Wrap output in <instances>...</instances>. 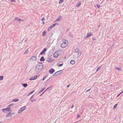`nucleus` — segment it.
<instances>
[{
	"mask_svg": "<svg viewBox=\"0 0 123 123\" xmlns=\"http://www.w3.org/2000/svg\"><path fill=\"white\" fill-rule=\"evenodd\" d=\"M44 90V89H42V90H41V91H39V93H40L41 92H42V91H43V90Z\"/></svg>",
	"mask_w": 123,
	"mask_h": 123,
	"instance_id": "44",
	"label": "nucleus"
},
{
	"mask_svg": "<svg viewBox=\"0 0 123 123\" xmlns=\"http://www.w3.org/2000/svg\"><path fill=\"white\" fill-rule=\"evenodd\" d=\"M26 108V107L25 106H24L22 107L20 109L23 111Z\"/></svg>",
	"mask_w": 123,
	"mask_h": 123,
	"instance_id": "15",
	"label": "nucleus"
},
{
	"mask_svg": "<svg viewBox=\"0 0 123 123\" xmlns=\"http://www.w3.org/2000/svg\"><path fill=\"white\" fill-rule=\"evenodd\" d=\"M61 18V17L60 18H59L56 19V21H59L60 20V19Z\"/></svg>",
	"mask_w": 123,
	"mask_h": 123,
	"instance_id": "39",
	"label": "nucleus"
},
{
	"mask_svg": "<svg viewBox=\"0 0 123 123\" xmlns=\"http://www.w3.org/2000/svg\"><path fill=\"white\" fill-rule=\"evenodd\" d=\"M28 49H27L24 53V54H25L28 53Z\"/></svg>",
	"mask_w": 123,
	"mask_h": 123,
	"instance_id": "24",
	"label": "nucleus"
},
{
	"mask_svg": "<svg viewBox=\"0 0 123 123\" xmlns=\"http://www.w3.org/2000/svg\"><path fill=\"white\" fill-rule=\"evenodd\" d=\"M120 94H118L117 95V96H118L119 95H120Z\"/></svg>",
	"mask_w": 123,
	"mask_h": 123,
	"instance_id": "56",
	"label": "nucleus"
},
{
	"mask_svg": "<svg viewBox=\"0 0 123 123\" xmlns=\"http://www.w3.org/2000/svg\"><path fill=\"white\" fill-rule=\"evenodd\" d=\"M46 61L49 62H51L52 61V60L50 56L49 57L47 58Z\"/></svg>",
	"mask_w": 123,
	"mask_h": 123,
	"instance_id": "11",
	"label": "nucleus"
},
{
	"mask_svg": "<svg viewBox=\"0 0 123 123\" xmlns=\"http://www.w3.org/2000/svg\"><path fill=\"white\" fill-rule=\"evenodd\" d=\"M99 71L98 70V69H97L96 71L97 72L98 71Z\"/></svg>",
	"mask_w": 123,
	"mask_h": 123,
	"instance_id": "55",
	"label": "nucleus"
},
{
	"mask_svg": "<svg viewBox=\"0 0 123 123\" xmlns=\"http://www.w3.org/2000/svg\"><path fill=\"white\" fill-rule=\"evenodd\" d=\"M81 55V53L80 52H79L77 54V57H80Z\"/></svg>",
	"mask_w": 123,
	"mask_h": 123,
	"instance_id": "14",
	"label": "nucleus"
},
{
	"mask_svg": "<svg viewBox=\"0 0 123 123\" xmlns=\"http://www.w3.org/2000/svg\"><path fill=\"white\" fill-rule=\"evenodd\" d=\"M63 65V63H62V64H60L59 65V67H60L61 66H62Z\"/></svg>",
	"mask_w": 123,
	"mask_h": 123,
	"instance_id": "40",
	"label": "nucleus"
},
{
	"mask_svg": "<svg viewBox=\"0 0 123 123\" xmlns=\"http://www.w3.org/2000/svg\"><path fill=\"white\" fill-rule=\"evenodd\" d=\"M51 28H52L50 26H49L48 29V31H50Z\"/></svg>",
	"mask_w": 123,
	"mask_h": 123,
	"instance_id": "34",
	"label": "nucleus"
},
{
	"mask_svg": "<svg viewBox=\"0 0 123 123\" xmlns=\"http://www.w3.org/2000/svg\"><path fill=\"white\" fill-rule=\"evenodd\" d=\"M37 59L36 57V56H32L31 58L30 59V61H34L35 60Z\"/></svg>",
	"mask_w": 123,
	"mask_h": 123,
	"instance_id": "6",
	"label": "nucleus"
},
{
	"mask_svg": "<svg viewBox=\"0 0 123 123\" xmlns=\"http://www.w3.org/2000/svg\"><path fill=\"white\" fill-rule=\"evenodd\" d=\"M14 20H16L20 22L21 21H23V20L22 19L17 17H16L15 18H14Z\"/></svg>",
	"mask_w": 123,
	"mask_h": 123,
	"instance_id": "8",
	"label": "nucleus"
},
{
	"mask_svg": "<svg viewBox=\"0 0 123 123\" xmlns=\"http://www.w3.org/2000/svg\"><path fill=\"white\" fill-rule=\"evenodd\" d=\"M34 92V90L32 91V92H30L28 94V95H27V96H29V95H30L32 94V93Z\"/></svg>",
	"mask_w": 123,
	"mask_h": 123,
	"instance_id": "28",
	"label": "nucleus"
},
{
	"mask_svg": "<svg viewBox=\"0 0 123 123\" xmlns=\"http://www.w3.org/2000/svg\"><path fill=\"white\" fill-rule=\"evenodd\" d=\"M53 88V86H50L49 87L40 95L41 96L42 94H43L48 89H49V88Z\"/></svg>",
	"mask_w": 123,
	"mask_h": 123,
	"instance_id": "13",
	"label": "nucleus"
},
{
	"mask_svg": "<svg viewBox=\"0 0 123 123\" xmlns=\"http://www.w3.org/2000/svg\"><path fill=\"white\" fill-rule=\"evenodd\" d=\"M45 59L44 58V57L43 56H42L40 59V61L41 62H42L45 60Z\"/></svg>",
	"mask_w": 123,
	"mask_h": 123,
	"instance_id": "16",
	"label": "nucleus"
},
{
	"mask_svg": "<svg viewBox=\"0 0 123 123\" xmlns=\"http://www.w3.org/2000/svg\"><path fill=\"white\" fill-rule=\"evenodd\" d=\"M114 44H113V45L112 46H113V45H114Z\"/></svg>",
	"mask_w": 123,
	"mask_h": 123,
	"instance_id": "63",
	"label": "nucleus"
},
{
	"mask_svg": "<svg viewBox=\"0 0 123 123\" xmlns=\"http://www.w3.org/2000/svg\"><path fill=\"white\" fill-rule=\"evenodd\" d=\"M117 104H116L113 107V108L114 109H115L116 108V107H117Z\"/></svg>",
	"mask_w": 123,
	"mask_h": 123,
	"instance_id": "30",
	"label": "nucleus"
},
{
	"mask_svg": "<svg viewBox=\"0 0 123 123\" xmlns=\"http://www.w3.org/2000/svg\"><path fill=\"white\" fill-rule=\"evenodd\" d=\"M1 123V122H0V123Z\"/></svg>",
	"mask_w": 123,
	"mask_h": 123,
	"instance_id": "61",
	"label": "nucleus"
},
{
	"mask_svg": "<svg viewBox=\"0 0 123 123\" xmlns=\"http://www.w3.org/2000/svg\"><path fill=\"white\" fill-rule=\"evenodd\" d=\"M34 95H32L31 97L30 98V99H32V98H33V96Z\"/></svg>",
	"mask_w": 123,
	"mask_h": 123,
	"instance_id": "50",
	"label": "nucleus"
},
{
	"mask_svg": "<svg viewBox=\"0 0 123 123\" xmlns=\"http://www.w3.org/2000/svg\"><path fill=\"white\" fill-rule=\"evenodd\" d=\"M55 71V70L53 68L51 69L49 71V73L51 74H52Z\"/></svg>",
	"mask_w": 123,
	"mask_h": 123,
	"instance_id": "7",
	"label": "nucleus"
},
{
	"mask_svg": "<svg viewBox=\"0 0 123 123\" xmlns=\"http://www.w3.org/2000/svg\"><path fill=\"white\" fill-rule=\"evenodd\" d=\"M14 105V104H12L9 105L8 106V107H10V108L12 106H13Z\"/></svg>",
	"mask_w": 123,
	"mask_h": 123,
	"instance_id": "25",
	"label": "nucleus"
},
{
	"mask_svg": "<svg viewBox=\"0 0 123 123\" xmlns=\"http://www.w3.org/2000/svg\"><path fill=\"white\" fill-rule=\"evenodd\" d=\"M15 1V0H11V2H14Z\"/></svg>",
	"mask_w": 123,
	"mask_h": 123,
	"instance_id": "42",
	"label": "nucleus"
},
{
	"mask_svg": "<svg viewBox=\"0 0 123 123\" xmlns=\"http://www.w3.org/2000/svg\"><path fill=\"white\" fill-rule=\"evenodd\" d=\"M69 85H68L67 86V87H69Z\"/></svg>",
	"mask_w": 123,
	"mask_h": 123,
	"instance_id": "53",
	"label": "nucleus"
},
{
	"mask_svg": "<svg viewBox=\"0 0 123 123\" xmlns=\"http://www.w3.org/2000/svg\"><path fill=\"white\" fill-rule=\"evenodd\" d=\"M2 111L4 112H5L6 111H10L11 112V110L10 109V107H8L6 109L4 108L3 109H2Z\"/></svg>",
	"mask_w": 123,
	"mask_h": 123,
	"instance_id": "4",
	"label": "nucleus"
},
{
	"mask_svg": "<svg viewBox=\"0 0 123 123\" xmlns=\"http://www.w3.org/2000/svg\"><path fill=\"white\" fill-rule=\"evenodd\" d=\"M114 44H113V45L112 46H113V45H114Z\"/></svg>",
	"mask_w": 123,
	"mask_h": 123,
	"instance_id": "62",
	"label": "nucleus"
},
{
	"mask_svg": "<svg viewBox=\"0 0 123 123\" xmlns=\"http://www.w3.org/2000/svg\"><path fill=\"white\" fill-rule=\"evenodd\" d=\"M44 89H45V88H44L43 89H44Z\"/></svg>",
	"mask_w": 123,
	"mask_h": 123,
	"instance_id": "59",
	"label": "nucleus"
},
{
	"mask_svg": "<svg viewBox=\"0 0 123 123\" xmlns=\"http://www.w3.org/2000/svg\"><path fill=\"white\" fill-rule=\"evenodd\" d=\"M15 114V113H12L11 114L9 115H6V118H7V117H12V115H14Z\"/></svg>",
	"mask_w": 123,
	"mask_h": 123,
	"instance_id": "9",
	"label": "nucleus"
},
{
	"mask_svg": "<svg viewBox=\"0 0 123 123\" xmlns=\"http://www.w3.org/2000/svg\"><path fill=\"white\" fill-rule=\"evenodd\" d=\"M63 0H60L59 2V4L61 3H62L63 2Z\"/></svg>",
	"mask_w": 123,
	"mask_h": 123,
	"instance_id": "32",
	"label": "nucleus"
},
{
	"mask_svg": "<svg viewBox=\"0 0 123 123\" xmlns=\"http://www.w3.org/2000/svg\"><path fill=\"white\" fill-rule=\"evenodd\" d=\"M11 113V112H10V113Z\"/></svg>",
	"mask_w": 123,
	"mask_h": 123,
	"instance_id": "64",
	"label": "nucleus"
},
{
	"mask_svg": "<svg viewBox=\"0 0 123 123\" xmlns=\"http://www.w3.org/2000/svg\"><path fill=\"white\" fill-rule=\"evenodd\" d=\"M47 49L46 48H44L42 51L40 53V55H42L43 54H45V52L47 51Z\"/></svg>",
	"mask_w": 123,
	"mask_h": 123,
	"instance_id": "5",
	"label": "nucleus"
},
{
	"mask_svg": "<svg viewBox=\"0 0 123 123\" xmlns=\"http://www.w3.org/2000/svg\"><path fill=\"white\" fill-rule=\"evenodd\" d=\"M58 23H56L53 24V25H51L50 26L51 28H53V27H54L55 25H56Z\"/></svg>",
	"mask_w": 123,
	"mask_h": 123,
	"instance_id": "21",
	"label": "nucleus"
},
{
	"mask_svg": "<svg viewBox=\"0 0 123 123\" xmlns=\"http://www.w3.org/2000/svg\"><path fill=\"white\" fill-rule=\"evenodd\" d=\"M102 66H100V67H98L97 68L98 69V70H99L101 69V67H102Z\"/></svg>",
	"mask_w": 123,
	"mask_h": 123,
	"instance_id": "37",
	"label": "nucleus"
},
{
	"mask_svg": "<svg viewBox=\"0 0 123 123\" xmlns=\"http://www.w3.org/2000/svg\"><path fill=\"white\" fill-rule=\"evenodd\" d=\"M3 76H0V80H2L3 79Z\"/></svg>",
	"mask_w": 123,
	"mask_h": 123,
	"instance_id": "29",
	"label": "nucleus"
},
{
	"mask_svg": "<svg viewBox=\"0 0 123 123\" xmlns=\"http://www.w3.org/2000/svg\"><path fill=\"white\" fill-rule=\"evenodd\" d=\"M46 32L45 31H43L42 34V36L43 37H44L45 36V35L46 34Z\"/></svg>",
	"mask_w": 123,
	"mask_h": 123,
	"instance_id": "18",
	"label": "nucleus"
},
{
	"mask_svg": "<svg viewBox=\"0 0 123 123\" xmlns=\"http://www.w3.org/2000/svg\"><path fill=\"white\" fill-rule=\"evenodd\" d=\"M33 78L34 79V80L37 77V75H35V76H33Z\"/></svg>",
	"mask_w": 123,
	"mask_h": 123,
	"instance_id": "36",
	"label": "nucleus"
},
{
	"mask_svg": "<svg viewBox=\"0 0 123 123\" xmlns=\"http://www.w3.org/2000/svg\"><path fill=\"white\" fill-rule=\"evenodd\" d=\"M33 100H34V101H35V100H36V99H34Z\"/></svg>",
	"mask_w": 123,
	"mask_h": 123,
	"instance_id": "57",
	"label": "nucleus"
},
{
	"mask_svg": "<svg viewBox=\"0 0 123 123\" xmlns=\"http://www.w3.org/2000/svg\"><path fill=\"white\" fill-rule=\"evenodd\" d=\"M47 75L46 76H45L43 78V80H44V79H46V77H47Z\"/></svg>",
	"mask_w": 123,
	"mask_h": 123,
	"instance_id": "35",
	"label": "nucleus"
},
{
	"mask_svg": "<svg viewBox=\"0 0 123 123\" xmlns=\"http://www.w3.org/2000/svg\"><path fill=\"white\" fill-rule=\"evenodd\" d=\"M66 42H63V43H62L61 45V47L63 48L65 47L68 44V43H67L66 42H67L68 41L67 40H66Z\"/></svg>",
	"mask_w": 123,
	"mask_h": 123,
	"instance_id": "3",
	"label": "nucleus"
},
{
	"mask_svg": "<svg viewBox=\"0 0 123 123\" xmlns=\"http://www.w3.org/2000/svg\"><path fill=\"white\" fill-rule=\"evenodd\" d=\"M80 50L79 48L78 47L76 48L74 50V52L75 53H77Z\"/></svg>",
	"mask_w": 123,
	"mask_h": 123,
	"instance_id": "10",
	"label": "nucleus"
},
{
	"mask_svg": "<svg viewBox=\"0 0 123 123\" xmlns=\"http://www.w3.org/2000/svg\"><path fill=\"white\" fill-rule=\"evenodd\" d=\"M72 111H70V112H72Z\"/></svg>",
	"mask_w": 123,
	"mask_h": 123,
	"instance_id": "60",
	"label": "nucleus"
},
{
	"mask_svg": "<svg viewBox=\"0 0 123 123\" xmlns=\"http://www.w3.org/2000/svg\"><path fill=\"white\" fill-rule=\"evenodd\" d=\"M43 65L42 62H39L36 66L35 71L37 72H39L43 68Z\"/></svg>",
	"mask_w": 123,
	"mask_h": 123,
	"instance_id": "1",
	"label": "nucleus"
},
{
	"mask_svg": "<svg viewBox=\"0 0 123 123\" xmlns=\"http://www.w3.org/2000/svg\"><path fill=\"white\" fill-rule=\"evenodd\" d=\"M74 107V105H73L72 106H71V108H72L73 107Z\"/></svg>",
	"mask_w": 123,
	"mask_h": 123,
	"instance_id": "48",
	"label": "nucleus"
},
{
	"mask_svg": "<svg viewBox=\"0 0 123 123\" xmlns=\"http://www.w3.org/2000/svg\"><path fill=\"white\" fill-rule=\"evenodd\" d=\"M123 91L122 92H120L119 94H121L122 93H123Z\"/></svg>",
	"mask_w": 123,
	"mask_h": 123,
	"instance_id": "52",
	"label": "nucleus"
},
{
	"mask_svg": "<svg viewBox=\"0 0 123 123\" xmlns=\"http://www.w3.org/2000/svg\"><path fill=\"white\" fill-rule=\"evenodd\" d=\"M98 27H100V25H98Z\"/></svg>",
	"mask_w": 123,
	"mask_h": 123,
	"instance_id": "58",
	"label": "nucleus"
},
{
	"mask_svg": "<svg viewBox=\"0 0 123 123\" xmlns=\"http://www.w3.org/2000/svg\"><path fill=\"white\" fill-rule=\"evenodd\" d=\"M29 80H34V79L33 78V77H32L30 78Z\"/></svg>",
	"mask_w": 123,
	"mask_h": 123,
	"instance_id": "33",
	"label": "nucleus"
},
{
	"mask_svg": "<svg viewBox=\"0 0 123 123\" xmlns=\"http://www.w3.org/2000/svg\"><path fill=\"white\" fill-rule=\"evenodd\" d=\"M77 117H80V115H77Z\"/></svg>",
	"mask_w": 123,
	"mask_h": 123,
	"instance_id": "49",
	"label": "nucleus"
},
{
	"mask_svg": "<svg viewBox=\"0 0 123 123\" xmlns=\"http://www.w3.org/2000/svg\"><path fill=\"white\" fill-rule=\"evenodd\" d=\"M22 85H23V86L25 87H26L27 86H28L27 84V83H24V84H22Z\"/></svg>",
	"mask_w": 123,
	"mask_h": 123,
	"instance_id": "19",
	"label": "nucleus"
},
{
	"mask_svg": "<svg viewBox=\"0 0 123 123\" xmlns=\"http://www.w3.org/2000/svg\"><path fill=\"white\" fill-rule=\"evenodd\" d=\"M100 5L99 4H97V6L98 8H99L100 7Z\"/></svg>",
	"mask_w": 123,
	"mask_h": 123,
	"instance_id": "41",
	"label": "nucleus"
},
{
	"mask_svg": "<svg viewBox=\"0 0 123 123\" xmlns=\"http://www.w3.org/2000/svg\"><path fill=\"white\" fill-rule=\"evenodd\" d=\"M70 63L71 64H74L75 63V62L73 60H72L71 61Z\"/></svg>",
	"mask_w": 123,
	"mask_h": 123,
	"instance_id": "23",
	"label": "nucleus"
},
{
	"mask_svg": "<svg viewBox=\"0 0 123 123\" xmlns=\"http://www.w3.org/2000/svg\"><path fill=\"white\" fill-rule=\"evenodd\" d=\"M81 4V2H78L76 6L77 7H79L80 6V5Z\"/></svg>",
	"mask_w": 123,
	"mask_h": 123,
	"instance_id": "20",
	"label": "nucleus"
},
{
	"mask_svg": "<svg viewBox=\"0 0 123 123\" xmlns=\"http://www.w3.org/2000/svg\"><path fill=\"white\" fill-rule=\"evenodd\" d=\"M30 100L32 102L34 101V100H33L32 99H30Z\"/></svg>",
	"mask_w": 123,
	"mask_h": 123,
	"instance_id": "47",
	"label": "nucleus"
},
{
	"mask_svg": "<svg viewBox=\"0 0 123 123\" xmlns=\"http://www.w3.org/2000/svg\"><path fill=\"white\" fill-rule=\"evenodd\" d=\"M69 30V29H67V32Z\"/></svg>",
	"mask_w": 123,
	"mask_h": 123,
	"instance_id": "51",
	"label": "nucleus"
},
{
	"mask_svg": "<svg viewBox=\"0 0 123 123\" xmlns=\"http://www.w3.org/2000/svg\"><path fill=\"white\" fill-rule=\"evenodd\" d=\"M91 88H90V89H89V90H86V92H88V91H90V89H91Z\"/></svg>",
	"mask_w": 123,
	"mask_h": 123,
	"instance_id": "46",
	"label": "nucleus"
},
{
	"mask_svg": "<svg viewBox=\"0 0 123 123\" xmlns=\"http://www.w3.org/2000/svg\"><path fill=\"white\" fill-rule=\"evenodd\" d=\"M44 18L43 17V18H42L41 19V20L42 21H43L44 20Z\"/></svg>",
	"mask_w": 123,
	"mask_h": 123,
	"instance_id": "43",
	"label": "nucleus"
},
{
	"mask_svg": "<svg viewBox=\"0 0 123 123\" xmlns=\"http://www.w3.org/2000/svg\"><path fill=\"white\" fill-rule=\"evenodd\" d=\"M62 71V70H60L58 71L57 72L56 74V76H57L58 75L60 74L61 73V72H61Z\"/></svg>",
	"mask_w": 123,
	"mask_h": 123,
	"instance_id": "22",
	"label": "nucleus"
},
{
	"mask_svg": "<svg viewBox=\"0 0 123 123\" xmlns=\"http://www.w3.org/2000/svg\"><path fill=\"white\" fill-rule=\"evenodd\" d=\"M22 111L21 110H20V109L18 111V113H21L22 111Z\"/></svg>",
	"mask_w": 123,
	"mask_h": 123,
	"instance_id": "27",
	"label": "nucleus"
},
{
	"mask_svg": "<svg viewBox=\"0 0 123 123\" xmlns=\"http://www.w3.org/2000/svg\"><path fill=\"white\" fill-rule=\"evenodd\" d=\"M42 23L43 24H44L45 23L44 22H42Z\"/></svg>",
	"mask_w": 123,
	"mask_h": 123,
	"instance_id": "54",
	"label": "nucleus"
},
{
	"mask_svg": "<svg viewBox=\"0 0 123 123\" xmlns=\"http://www.w3.org/2000/svg\"><path fill=\"white\" fill-rule=\"evenodd\" d=\"M95 38L94 37H93L92 38V40H95Z\"/></svg>",
	"mask_w": 123,
	"mask_h": 123,
	"instance_id": "45",
	"label": "nucleus"
},
{
	"mask_svg": "<svg viewBox=\"0 0 123 123\" xmlns=\"http://www.w3.org/2000/svg\"><path fill=\"white\" fill-rule=\"evenodd\" d=\"M69 36L71 37H74V36L71 34V32H69Z\"/></svg>",
	"mask_w": 123,
	"mask_h": 123,
	"instance_id": "26",
	"label": "nucleus"
},
{
	"mask_svg": "<svg viewBox=\"0 0 123 123\" xmlns=\"http://www.w3.org/2000/svg\"><path fill=\"white\" fill-rule=\"evenodd\" d=\"M57 73H58V72H55V73H54V74L53 75V76H55V75H56V74Z\"/></svg>",
	"mask_w": 123,
	"mask_h": 123,
	"instance_id": "38",
	"label": "nucleus"
},
{
	"mask_svg": "<svg viewBox=\"0 0 123 123\" xmlns=\"http://www.w3.org/2000/svg\"><path fill=\"white\" fill-rule=\"evenodd\" d=\"M116 69L117 70L119 71H120L121 70V68L119 67H116Z\"/></svg>",
	"mask_w": 123,
	"mask_h": 123,
	"instance_id": "31",
	"label": "nucleus"
},
{
	"mask_svg": "<svg viewBox=\"0 0 123 123\" xmlns=\"http://www.w3.org/2000/svg\"><path fill=\"white\" fill-rule=\"evenodd\" d=\"M18 101V98H16L14 99H13L12 100V102H17Z\"/></svg>",
	"mask_w": 123,
	"mask_h": 123,
	"instance_id": "17",
	"label": "nucleus"
},
{
	"mask_svg": "<svg viewBox=\"0 0 123 123\" xmlns=\"http://www.w3.org/2000/svg\"><path fill=\"white\" fill-rule=\"evenodd\" d=\"M60 52H62L60 50L55 52L53 54V57L55 58H57L58 55H60V54L59 55L58 53H59Z\"/></svg>",
	"mask_w": 123,
	"mask_h": 123,
	"instance_id": "2",
	"label": "nucleus"
},
{
	"mask_svg": "<svg viewBox=\"0 0 123 123\" xmlns=\"http://www.w3.org/2000/svg\"><path fill=\"white\" fill-rule=\"evenodd\" d=\"M92 35V34L90 33H88L86 36V38L90 37Z\"/></svg>",
	"mask_w": 123,
	"mask_h": 123,
	"instance_id": "12",
	"label": "nucleus"
}]
</instances>
